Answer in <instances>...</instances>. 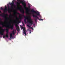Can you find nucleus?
<instances>
[{"label": "nucleus", "instance_id": "nucleus-1", "mask_svg": "<svg viewBox=\"0 0 65 65\" xmlns=\"http://www.w3.org/2000/svg\"><path fill=\"white\" fill-rule=\"evenodd\" d=\"M17 9L20 10V11L22 13L23 16L24 17V22L25 24H26L27 22L26 20H27V22L29 24H31V25H32L34 23L33 21H32V19H29V16H25V15H24V14L25 13L24 10L21 9L20 7H18L17 8Z\"/></svg>", "mask_w": 65, "mask_h": 65}, {"label": "nucleus", "instance_id": "nucleus-2", "mask_svg": "<svg viewBox=\"0 0 65 65\" xmlns=\"http://www.w3.org/2000/svg\"><path fill=\"white\" fill-rule=\"evenodd\" d=\"M17 5L19 6L20 5V4H22L23 5V6L24 8L26 10V12L28 14H29L28 12L30 11V8L29 7V8L28 7H26V4L25 3H24V1H20V3L19 2H17L16 3Z\"/></svg>", "mask_w": 65, "mask_h": 65}, {"label": "nucleus", "instance_id": "nucleus-3", "mask_svg": "<svg viewBox=\"0 0 65 65\" xmlns=\"http://www.w3.org/2000/svg\"><path fill=\"white\" fill-rule=\"evenodd\" d=\"M8 25H6L4 24V23L3 21H0V24L2 25V27H7L8 28L6 29L7 33H8V29L11 28L12 29H13V25H11V24L9 23H8Z\"/></svg>", "mask_w": 65, "mask_h": 65}, {"label": "nucleus", "instance_id": "nucleus-4", "mask_svg": "<svg viewBox=\"0 0 65 65\" xmlns=\"http://www.w3.org/2000/svg\"><path fill=\"white\" fill-rule=\"evenodd\" d=\"M31 12L37 14V15H35L34 14H33V15H32V16L33 17H36V18L34 19V20L35 22H37V19H39V17H37V15H40V13L38 11H34L33 9L31 10Z\"/></svg>", "mask_w": 65, "mask_h": 65}, {"label": "nucleus", "instance_id": "nucleus-5", "mask_svg": "<svg viewBox=\"0 0 65 65\" xmlns=\"http://www.w3.org/2000/svg\"><path fill=\"white\" fill-rule=\"evenodd\" d=\"M14 3L13 2V1L12 2V3L9 4H10V5L11 6V7L10 8L9 7V6H8V10H10L11 9H13V7L14 5Z\"/></svg>", "mask_w": 65, "mask_h": 65}, {"label": "nucleus", "instance_id": "nucleus-6", "mask_svg": "<svg viewBox=\"0 0 65 65\" xmlns=\"http://www.w3.org/2000/svg\"><path fill=\"white\" fill-rule=\"evenodd\" d=\"M3 14H4V15H2V14H0V16H2L3 17H4V18L6 20H7L8 19V17H7L6 16H7V14H5L4 13H3Z\"/></svg>", "mask_w": 65, "mask_h": 65}, {"label": "nucleus", "instance_id": "nucleus-7", "mask_svg": "<svg viewBox=\"0 0 65 65\" xmlns=\"http://www.w3.org/2000/svg\"><path fill=\"white\" fill-rule=\"evenodd\" d=\"M0 29H1V31H0V35H3V32H4L5 31V29H2V27H0Z\"/></svg>", "mask_w": 65, "mask_h": 65}, {"label": "nucleus", "instance_id": "nucleus-8", "mask_svg": "<svg viewBox=\"0 0 65 65\" xmlns=\"http://www.w3.org/2000/svg\"><path fill=\"white\" fill-rule=\"evenodd\" d=\"M8 10V12L9 13L10 12H11V11L10 10H8L7 8V7L6 6H5V9H4V12H6V11Z\"/></svg>", "mask_w": 65, "mask_h": 65}, {"label": "nucleus", "instance_id": "nucleus-9", "mask_svg": "<svg viewBox=\"0 0 65 65\" xmlns=\"http://www.w3.org/2000/svg\"><path fill=\"white\" fill-rule=\"evenodd\" d=\"M15 26L16 27V30H17V31H18V32L19 31L20 29L19 26H18L17 24L15 25Z\"/></svg>", "mask_w": 65, "mask_h": 65}, {"label": "nucleus", "instance_id": "nucleus-10", "mask_svg": "<svg viewBox=\"0 0 65 65\" xmlns=\"http://www.w3.org/2000/svg\"><path fill=\"white\" fill-rule=\"evenodd\" d=\"M23 33L25 35V36H26V31L25 30V27H23Z\"/></svg>", "mask_w": 65, "mask_h": 65}, {"label": "nucleus", "instance_id": "nucleus-11", "mask_svg": "<svg viewBox=\"0 0 65 65\" xmlns=\"http://www.w3.org/2000/svg\"><path fill=\"white\" fill-rule=\"evenodd\" d=\"M17 12L16 11H15L14 13V15H15V17L16 18V20H19V18L17 17V15H16V13H17Z\"/></svg>", "mask_w": 65, "mask_h": 65}, {"label": "nucleus", "instance_id": "nucleus-12", "mask_svg": "<svg viewBox=\"0 0 65 65\" xmlns=\"http://www.w3.org/2000/svg\"><path fill=\"white\" fill-rule=\"evenodd\" d=\"M5 37L6 38H8V33L7 32L6 34V36L4 35L3 36V38H5Z\"/></svg>", "mask_w": 65, "mask_h": 65}, {"label": "nucleus", "instance_id": "nucleus-13", "mask_svg": "<svg viewBox=\"0 0 65 65\" xmlns=\"http://www.w3.org/2000/svg\"><path fill=\"white\" fill-rule=\"evenodd\" d=\"M14 31L16 32V30H15V29H14L12 31V34L14 35V34H15V32H14Z\"/></svg>", "mask_w": 65, "mask_h": 65}, {"label": "nucleus", "instance_id": "nucleus-14", "mask_svg": "<svg viewBox=\"0 0 65 65\" xmlns=\"http://www.w3.org/2000/svg\"><path fill=\"white\" fill-rule=\"evenodd\" d=\"M19 17H20V19H21L22 18V14H20V15H19Z\"/></svg>", "mask_w": 65, "mask_h": 65}, {"label": "nucleus", "instance_id": "nucleus-15", "mask_svg": "<svg viewBox=\"0 0 65 65\" xmlns=\"http://www.w3.org/2000/svg\"><path fill=\"white\" fill-rule=\"evenodd\" d=\"M27 26L29 28H31V29H32V30H34L33 28L32 27H30V25H27Z\"/></svg>", "mask_w": 65, "mask_h": 65}, {"label": "nucleus", "instance_id": "nucleus-16", "mask_svg": "<svg viewBox=\"0 0 65 65\" xmlns=\"http://www.w3.org/2000/svg\"><path fill=\"white\" fill-rule=\"evenodd\" d=\"M20 22H21V21H17V22H16V23L17 24H19Z\"/></svg>", "mask_w": 65, "mask_h": 65}, {"label": "nucleus", "instance_id": "nucleus-17", "mask_svg": "<svg viewBox=\"0 0 65 65\" xmlns=\"http://www.w3.org/2000/svg\"><path fill=\"white\" fill-rule=\"evenodd\" d=\"M10 38H12V34H10Z\"/></svg>", "mask_w": 65, "mask_h": 65}, {"label": "nucleus", "instance_id": "nucleus-18", "mask_svg": "<svg viewBox=\"0 0 65 65\" xmlns=\"http://www.w3.org/2000/svg\"><path fill=\"white\" fill-rule=\"evenodd\" d=\"M38 19V20H39V21H43V19H39V18H38V19Z\"/></svg>", "mask_w": 65, "mask_h": 65}, {"label": "nucleus", "instance_id": "nucleus-19", "mask_svg": "<svg viewBox=\"0 0 65 65\" xmlns=\"http://www.w3.org/2000/svg\"><path fill=\"white\" fill-rule=\"evenodd\" d=\"M1 10H3V9L2 8V7H1Z\"/></svg>", "mask_w": 65, "mask_h": 65}, {"label": "nucleus", "instance_id": "nucleus-20", "mask_svg": "<svg viewBox=\"0 0 65 65\" xmlns=\"http://www.w3.org/2000/svg\"><path fill=\"white\" fill-rule=\"evenodd\" d=\"M12 15H9V17H12Z\"/></svg>", "mask_w": 65, "mask_h": 65}, {"label": "nucleus", "instance_id": "nucleus-21", "mask_svg": "<svg viewBox=\"0 0 65 65\" xmlns=\"http://www.w3.org/2000/svg\"><path fill=\"white\" fill-rule=\"evenodd\" d=\"M23 26H25V24H24V23H23Z\"/></svg>", "mask_w": 65, "mask_h": 65}, {"label": "nucleus", "instance_id": "nucleus-22", "mask_svg": "<svg viewBox=\"0 0 65 65\" xmlns=\"http://www.w3.org/2000/svg\"><path fill=\"white\" fill-rule=\"evenodd\" d=\"M34 27H35V24H34Z\"/></svg>", "mask_w": 65, "mask_h": 65}, {"label": "nucleus", "instance_id": "nucleus-23", "mask_svg": "<svg viewBox=\"0 0 65 65\" xmlns=\"http://www.w3.org/2000/svg\"><path fill=\"white\" fill-rule=\"evenodd\" d=\"M0 13H1V11L0 10Z\"/></svg>", "mask_w": 65, "mask_h": 65}, {"label": "nucleus", "instance_id": "nucleus-24", "mask_svg": "<svg viewBox=\"0 0 65 65\" xmlns=\"http://www.w3.org/2000/svg\"><path fill=\"white\" fill-rule=\"evenodd\" d=\"M40 18H41V16H40Z\"/></svg>", "mask_w": 65, "mask_h": 65}, {"label": "nucleus", "instance_id": "nucleus-25", "mask_svg": "<svg viewBox=\"0 0 65 65\" xmlns=\"http://www.w3.org/2000/svg\"><path fill=\"white\" fill-rule=\"evenodd\" d=\"M20 0H17V1H20Z\"/></svg>", "mask_w": 65, "mask_h": 65}, {"label": "nucleus", "instance_id": "nucleus-26", "mask_svg": "<svg viewBox=\"0 0 65 65\" xmlns=\"http://www.w3.org/2000/svg\"><path fill=\"white\" fill-rule=\"evenodd\" d=\"M31 31H30V34H31Z\"/></svg>", "mask_w": 65, "mask_h": 65}, {"label": "nucleus", "instance_id": "nucleus-27", "mask_svg": "<svg viewBox=\"0 0 65 65\" xmlns=\"http://www.w3.org/2000/svg\"><path fill=\"white\" fill-rule=\"evenodd\" d=\"M18 14H19V13H18Z\"/></svg>", "mask_w": 65, "mask_h": 65}, {"label": "nucleus", "instance_id": "nucleus-28", "mask_svg": "<svg viewBox=\"0 0 65 65\" xmlns=\"http://www.w3.org/2000/svg\"><path fill=\"white\" fill-rule=\"evenodd\" d=\"M11 21V20H10V21Z\"/></svg>", "mask_w": 65, "mask_h": 65}, {"label": "nucleus", "instance_id": "nucleus-29", "mask_svg": "<svg viewBox=\"0 0 65 65\" xmlns=\"http://www.w3.org/2000/svg\"><path fill=\"white\" fill-rule=\"evenodd\" d=\"M1 37H0V38Z\"/></svg>", "mask_w": 65, "mask_h": 65}]
</instances>
